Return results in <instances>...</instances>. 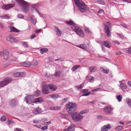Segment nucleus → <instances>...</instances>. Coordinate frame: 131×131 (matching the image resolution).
<instances>
[{
	"label": "nucleus",
	"mask_w": 131,
	"mask_h": 131,
	"mask_svg": "<svg viewBox=\"0 0 131 131\" xmlns=\"http://www.w3.org/2000/svg\"><path fill=\"white\" fill-rule=\"evenodd\" d=\"M74 3L78 7L79 10L81 13L85 12L87 10V7L85 4L81 0H74Z\"/></svg>",
	"instance_id": "obj_1"
},
{
	"label": "nucleus",
	"mask_w": 131,
	"mask_h": 131,
	"mask_svg": "<svg viewBox=\"0 0 131 131\" xmlns=\"http://www.w3.org/2000/svg\"><path fill=\"white\" fill-rule=\"evenodd\" d=\"M67 111L71 113L77 109V105L74 103L69 102L66 105Z\"/></svg>",
	"instance_id": "obj_2"
},
{
	"label": "nucleus",
	"mask_w": 131,
	"mask_h": 131,
	"mask_svg": "<svg viewBox=\"0 0 131 131\" xmlns=\"http://www.w3.org/2000/svg\"><path fill=\"white\" fill-rule=\"evenodd\" d=\"M17 2L20 4L23 7L24 11L27 12L28 10V8L30 4L24 0H15Z\"/></svg>",
	"instance_id": "obj_3"
},
{
	"label": "nucleus",
	"mask_w": 131,
	"mask_h": 131,
	"mask_svg": "<svg viewBox=\"0 0 131 131\" xmlns=\"http://www.w3.org/2000/svg\"><path fill=\"white\" fill-rule=\"evenodd\" d=\"M72 120L75 122L80 121L83 118V116L77 112L73 113L71 115Z\"/></svg>",
	"instance_id": "obj_4"
},
{
	"label": "nucleus",
	"mask_w": 131,
	"mask_h": 131,
	"mask_svg": "<svg viewBox=\"0 0 131 131\" xmlns=\"http://www.w3.org/2000/svg\"><path fill=\"white\" fill-rule=\"evenodd\" d=\"M107 25H105L104 29L105 30V32L107 36L108 37H110L111 36V33L110 30V28H111V24L110 22L108 21L107 22Z\"/></svg>",
	"instance_id": "obj_5"
},
{
	"label": "nucleus",
	"mask_w": 131,
	"mask_h": 131,
	"mask_svg": "<svg viewBox=\"0 0 131 131\" xmlns=\"http://www.w3.org/2000/svg\"><path fill=\"white\" fill-rule=\"evenodd\" d=\"M72 27V29L77 33V35L81 37H84V35L83 32L81 28L74 26Z\"/></svg>",
	"instance_id": "obj_6"
},
{
	"label": "nucleus",
	"mask_w": 131,
	"mask_h": 131,
	"mask_svg": "<svg viewBox=\"0 0 131 131\" xmlns=\"http://www.w3.org/2000/svg\"><path fill=\"white\" fill-rule=\"evenodd\" d=\"M11 78L6 77L3 80V81L0 82V88L3 87L9 83L11 81Z\"/></svg>",
	"instance_id": "obj_7"
},
{
	"label": "nucleus",
	"mask_w": 131,
	"mask_h": 131,
	"mask_svg": "<svg viewBox=\"0 0 131 131\" xmlns=\"http://www.w3.org/2000/svg\"><path fill=\"white\" fill-rule=\"evenodd\" d=\"M24 101L28 104H31L34 101L33 97L31 95H30L26 96L24 99Z\"/></svg>",
	"instance_id": "obj_8"
},
{
	"label": "nucleus",
	"mask_w": 131,
	"mask_h": 131,
	"mask_svg": "<svg viewBox=\"0 0 131 131\" xmlns=\"http://www.w3.org/2000/svg\"><path fill=\"white\" fill-rule=\"evenodd\" d=\"M18 102L16 99H13L9 101V105L12 107H15L18 105Z\"/></svg>",
	"instance_id": "obj_9"
},
{
	"label": "nucleus",
	"mask_w": 131,
	"mask_h": 131,
	"mask_svg": "<svg viewBox=\"0 0 131 131\" xmlns=\"http://www.w3.org/2000/svg\"><path fill=\"white\" fill-rule=\"evenodd\" d=\"M47 85V84H46L45 85H43L42 86V93L45 94H47L49 93L48 86Z\"/></svg>",
	"instance_id": "obj_10"
},
{
	"label": "nucleus",
	"mask_w": 131,
	"mask_h": 131,
	"mask_svg": "<svg viewBox=\"0 0 131 131\" xmlns=\"http://www.w3.org/2000/svg\"><path fill=\"white\" fill-rule=\"evenodd\" d=\"M6 39L8 41L12 43L17 42V40L15 37L11 35L8 36L7 37Z\"/></svg>",
	"instance_id": "obj_11"
},
{
	"label": "nucleus",
	"mask_w": 131,
	"mask_h": 131,
	"mask_svg": "<svg viewBox=\"0 0 131 131\" xmlns=\"http://www.w3.org/2000/svg\"><path fill=\"white\" fill-rule=\"evenodd\" d=\"M15 5V4H4L2 6V8L3 9L6 10H8L10 8L14 7Z\"/></svg>",
	"instance_id": "obj_12"
},
{
	"label": "nucleus",
	"mask_w": 131,
	"mask_h": 131,
	"mask_svg": "<svg viewBox=\"0 0 131 131\" xmlns=\"http://www.w3.org/2000/svg\"><path fill=\"white\" fill-rule=\"evenodd\" d=\"M49 89L51 91H56L57 88V86L55 85L52 84H47Z\"/></svg>",
	"instance_id": "obj_13"
},
{
	"label": "nucleus",
	"mask_w": 131,
	"mask_h": 131,
	"mask_svg": "<svg viewBox=\"0 0 131 131\" xmlns=\"http://www.w3.org/2000/svg\"><path fill=\"white\" fill-rule=\"evenodd\" d=\"M39 5L38 4H31V10L33 12L36 10L37 12L38 10V8L39 7Z\"/></svg>",
	"instance_id": "obj_14"
},
{
	"label": "nucleus",
	"mask_w": 131,
	"mask_h": 131,
	"mask_svg": "<svg viewBox=\"0 0 131 131\" xmlns=\"http://www.w3.org/2000/svg\"><path fill=\"white\" fill-rule=\"evenodd\" d=\"M3 53L4 59L7 60L9 57V53L8 51L6 49H5L3 51Z\"/></svg>",
	"instance_id": "obj_15"
},
{
	"label": "nucleus",
	"mask_w": 131,
	"mask_h": 131,
	"mask_svg": "<svg viewBox=\"0 0 131 131\" xmlns=\"http://www.w3.org/2000/svg\"><path fill=\"white\" fill-rule=\"evenodd\" d=\"M113 108L110 106H106L104 108V111L107 113H110L112 112Z\"/></svg>",
	"instance_id": "obj_16"
},
{
	"label": "nucleus",
	"mask_w": 131,
	"mask_h": 131,
	"mask_svg": "<svg viewBox=\"0 0 131 131\" xmlns=\"http://www.w3.org/2000/svg\"><path fill=\"white\" fill-rule=\"evenodd\" d=\"M42 110L40 108L37 107L34 109L32 111L33 114H37L41 113Z\"/></svg>",
	"instance_id": "obj_17"
},
{
	"label": "nucleus",
	"mask_w": 131,
	"mask_h": 131,
	"mask_svg": "<svg viewBox=\"0 0 131 131\" xmlns=\"http://www.w3.org/2000/svg\"><path fill=\"white\" fill-rule=\"evenodd\" d=\"M53 27L56 30V35L59 36H60L62 34V32L61 30H59V28L56 26H54Z\"/></svg>",
	"instance_id": "obj_18"
},
{
	"label": "nucleus",
	"mask_w": 131,
	"mask_h": 131,
	"mask_svg": "<svg viewBox=\"0 0 131 131\" xmlns=\"http://www.w3.org/2000/svg\"><path fill=\"white\" fill-rule=\"evenodd\" d=\"M74 125L73 124H71L70 126H69L67 128L63 129V131H73L75 130L74 128Z\"/></svg>",
	"instance_id": "obj_19"
},
{
	"label": "nucleus",
	"mask_w": 131,
	"mask_h": 131,
	"mask_svg": "<svg viewBox=\"0 0 131 131\" xmlns=\"http://www.w3.org/2000/svg\"><path fill=\"white\" fill-rule=\"evenodd\" d=\"M9 28L10 30V31L11 32H14L18 33L20 31V30L13 26H10Z\"/></svg>",
	"instance_id": "obj_20"
},
{
	"label": "nucleus",
	"mask_w": 131,
	"mask_h": 131,
	"mask_svg": "<svg viewBox=\"0 0 131 131\" xmlns=\"http://www.w3.org/2000/svg\"><path fill=\"white\" fill-rule=\"evenodd\" d=\"M110 125L108 124L106 125H105L102 127L101 128V130L102 131H107L111 128Z\"/></svg>",
	"instance_id": "obj_21"
},
{
	"label": "nucleus",
	"mask_w": 131,
	"mask_h": 131,
	"mask_svg": "<svg viewBox=\"0 0 131 131\" xmlns=\"http://www.w3.org/2000/svg\"><path fill=\"white\" fill-rule=\"evenodd\" d=\"M22 63L23 66L27 67H29L31 64V62L27 61L23 62Z\"/></svg>",
	"instance_id": "obj_22"
},
{
	"label": "nucleus",
	"mask_w": 131,
	"mask_h": 131,
	"mask_svg": "<svg viewBox=\"0 0 131 131\" xmlns=\"http://www.w3.org/2000/svg\"><path fill=\"white\" fill-rule=\"evenodd\" d=\"M44 101V99L42 97H38L35 99L34 102L35 103H40Z\"/></svg>",
	"instance_id": "obj_23"
},
{
	"label": "nucleus",
	"mask_w": 131,
	"mask_h": 131,
	"mask_svg": "<svg viewBox=\"0 0 131 131\" xmlns=\"http://www.w3.org/2000/svg\"><path fill=\"white\" fill-rule=\"evenodd\" d=\"M61 108L60 106H53L51 107L49 109L51 110H60Z\"/></svg>",
	"instance_id": "obj_24"
},
{
	"label": "nucleus",
	"mask_w": 131,
	"mask_h": 131,
	"mask_svg": "<svg viewBox=\"0 0 131 131\" xmlns=\"http://www.w3.org/2000/svg\"><path fill=\"white\" fill-rule=\"evenodd\" d=\"M102 43L105 47L107 48H110L111 47L109 42L107 41H103L102 42Z\"/></svg>",
	"instance_id": "obj_25"
},
{
	"label": "nucleus",
	"mask_w": 131,
	"mask_h": 131,
	"mask_svg": "<svg viewBox=\"0 0 131 131\" xmlns=\"http://www.w3.org/2000/svg\"><path fill=\"white\" fill-rule=\"evenodd\" d=\"M0 17L3 19H10L11 18V17L9 14H7L4 15L0 16Z\"/></svg>",
	"instance_id": "obj_26"
},
{
	"label": "nucleus",
	"mask_w": 131,
	"mask_h": 131,
	"mask_svg": "<svg viewBox=\"0 0 131 131\" xmlns=\"http://www.w3.org/2000/svg\"><path fill=\"white\" fill-rule=\"evenodd\" d=\"M97 67L95 66H92L90 67V72L92 73L95 72L97 70Z\"/></svg>",
	"instance_id": "obj_27"
},
{
	"label": "nucleus",
	"mask_w": 131,
	"mask_h": 131,
	"mask_svg": "<svg viewBox=\"0 0 131 131\" xmlns=\"http://www.w3.org/2000/svg\"><path fill=\"white\" fill-rule=\"evenodd\" d=\"M50 97L51 98L54 99L60 97L59 95L56 94H52L50 95Z\"/></svg>",
	"instance_id": "obj_28"
},
{
	"label": "nucleus",
	"mask_w": 131,
	"mask_h": 131,
	"mask_svg": "<svg viewBox=\"0 0 131 131\" xmlns=\"http://www.w3.org/2000/svg\"><path fill=\"white\" fill-rule=\"evenodd\" d=\"M119 86L121 89H125L127 88L126 85L125 83H120Z\"/></svg>",
	"instance_id": "obj_29"
},
{
	"label": "nucleus",
	"mask_w": 131,
	"mask_h": 131,
	"mask_svg": "<svg viewBox=\"0 0 131 131\" xmlns=\"http://www.w3.org/2000/svg\"><path fill=\"white\" fill-rule=\"evenodd\" d=\"M48 51V49L47 48H43L40 50V52L42 54L47 52Z\"/></svg>",
	"instance_id": "obj_30"
},
{
	"label": "nucleus",
	"mask_w": 131,
	"mask_h": 131,
	"mask_svg": "<svg viewBox=\"0 0 131 131\" xmlns=\"http://www.w3.org/2000/svg\"><path fill=\"white\" fill-rule=\"evenodd\" d=\"M94 2L95 3L102 5L105 4V2L103 0H94Z\"/></svg>",
	"instance_id": "obj_31"
},
{
	"label": "nucleus",
	"mask_w": 131,
	"mask_h": 131,
	"mask_svg": "<svg viewBox=\"0 0 131 131\" xmlns=\"http://www.w3.org/2000/svg\"><path fill=\"white\" fill-rule=\"evenodd\" d=\"M101 70L104 73L107 74L109 73V70L108 69H105L103 68H100Z\"/></svg>",
	"instance_id": "obj_32"
},
{
	"label": "nucleus",
	"mask_w": 131,
	"mask_h": 131,
	"mask_svg": "<svg viewBox=\"0 0 131 131\" xmlns=\"http://www.w3.org/2000/svg\"><path fill=\"white\" fill-rule=\"evenodd\" d=\"M81 67L79 65H76L73 67L71 69L73 71H74L77 70L78 68Z\"/></svg>",
	"instance_id": "obj_33"
},
{
	"label": "nucleus",
	"mask_w": 131,
	"mask_h": 131,
	"mask_svg": "<svg viewBox=\"0 0 131 131\" xmlns=\"http://www.w3.org/2000/svg\"><path fill=\"white\" fill-rule=\"evenodd\" d=\"M83 86V84H82L81 85L76 86H75V88L77 90H78L79 89H82Z\"/></svg>",
	"instance_id": "obj_34"
},
{
	"label": "nucleus",
	"mask_w": 131,
	"mask_h": 131,
	"mask_svg": "<svg viewBox=\"0 0 131 131\" xmlns=\"http://www.w3.org/2000/svg\"><path fill=\"white\" fill-rule=\"evenodd\" d=\"M126 103L130 107H131V100L129 98H127L126 100Z\"/></svg>",
	"instance_id": "obj_35"
},
{
	"label": "nucleus",
	"mask_w": 131,
	"mask_h": 131,
	"mask_svg": "<svg viewBox=\"0 0 131 131\" xmlns=\"http://www.w3.org/2000/svg\"><path fill=\"white\" fill-rule=\"evenodd\" d=\"M123 127L121 125L118 126L116 128V131H119L123 129Z\"/></svg>",
	"instance_id": "obj_36"
},
{
	"label": "nucleus",
	"mask_w": 131,
	"mask_h": 131,
	"mask_svg": "<svg viewBox=\"0 0 131 131\" xmlns=\"http://www.w3.org/2000/svg\"><path fill=\"white\" fill-rule=\"evenodd\" d=\"M21 43L24 47L27 48L29 47L28 45L27 42H21Z\"/></svg>",
	"instance_id": "obj_37"
},
{
	"label": "nucleus",
	"mask_w": 131,
	"mask_h": 131,
	"mask_svg": "<svg viewBox=\"0 0 131 131\" xmlns=\"http://www.w3.org/2000/svg\"><path fill=\"white\" fill-rule=\"evenodd\" d=\"M94 78L92 76H90L89 77V81L91 83L93 82L94 80Z\"/></svg>",
	"instance_id": "obj_38"
},
{
	"label": "nucleus",
	"mask_w": 131,
	"mask_h": 131,
	"mask_svg": "<svg viewBox=\"0 0 131 131\" xmlns=\"http://www.w3.org/2000/svg\"><path fill=\"white\" fill-rule=\"evenodd\" d=\"M77 46L81 49H83L85 50H86L87 49V47L85 46V45H83V44L80 45L79 46Z\"/></svg>",
	"instance_id": "obj_39"
},
{
	"label": "nucleus",
	"mask_w": 131,
	"mask_h": 131,
	"mask_svg": "<svg viewBox=\"0 0 131 131\" xmlns=\"http://www.w3.org/2000/svg\"><path fill=\"white\" fill-rule=\"evenodd\" d=\"M41 94V91L39 90H37L35 92L34 96H38L40 95Z\"/></svg>",
	"instance_id": "obj_40"
},
{
	"label": "nucleus",
	"mask_w": 131,
	"mask_h": 131,
	"mask_svg": "<svg viewBox=\"0 0 131 131\" xmlns=\"http://www.w3.org/2000/svg\"><path fill=\"white\" fill-rule=\"evenodd\" d=\"M66 23L69 25H74L75 24L74 22L72 20L67 21Z\"/></svg>",
	"instance_id": "obj_41"
},
{
	"label": "nucleus",
	"mask_w": 131,
	"mask_h": 131,
	"mask_svg": "<svg viewBox=\"0 0 131 131\" xmlns=\"http://www.w3.org/2000/svg\"><path fill=\"white\" fill-rule=\"evenodd\" d=\"M102 90V89L100 88H97L96 89H94L92 90V92H94L95 91H100Z\"/></svg>",
	"instance_id": "obj_42"
},
{
	"label": "nucleus",
	"mask_w": 131,
	"mask_h": 131,
	"mask_svg": "<svg viewBox=\"0 0 131 131\" xmlns=\"http://www.w3.org/2000/svg\"><path fill=\"white\" fill-rule=\"evenodd\" d=\"M38 64V63L37 60H34L32 61V64L34 67L36 66Z\"/></svg>",
	"instance_id": "obj_43"
},
{
	"label": "nucleus",
	"mask_w": 131,
	"mask_h": 131,
	"mask_svg": "<svg viewBox=\"0 0 131 131\" xmlns=\"http://www.w3.org/2000/svg\"><path fill=\"white\" fill-rule=\"evenodd\" d=\"M116 98L118 101L119 102H120L122 100V96L121 95H119L117 96Z\"/></svg>",
	"instance_id": "obj_44"
},
{
	"label": "nucleus",
	"mask_w": 131,
	"mask_h": 131,
	"mask_svg": "<svg viewBox=\"0 0 131 131\" xmlns=\"http://www.w3.org/2000/svg\"><path fill=\"white\" fill-rule=\"evenodd\" d=\"M60 72L56 71V72L54 74V75L56 77H58L60 76Z\"/></svg>",
	"instance_id": "obj_45"
},
{
	"label": "nucleus",
	"mask_w": 131,
	"mask_h": 131,
	"mask_svg": "<svg viewBox=\"0 0 131 131\" xmlns=\"http://www.w3.org/2000/svg\"><path fill=\"white\" fill-rule=\"evenodd\" d=\"M125 51L127 53L131 54V47L129 48L126 49L125 50Z\"/></svg>",
	"instance_id": "obj_46"
},
{
	"label": "nucleus",
	"mask_w": 131,
	"mask_h": 131,
	"mask_svg": "<svg viewBox=\"0 0 131 131\" xmlns=\"http://www.w3.org/2000/svg\"><path fill=\"white\" fill-rule=\"evenodd\" d=\"M19 77H24L25 75V72H19Z\"/></svg>",
	"instance_id": "obj_47"
},
{
	"label": "nucleus",
	"mask_w": 131,
	"mask_h": 131,
	"mask_svg": "<svg viewBox=\"0 0 131 131\" xmlns=\"http://www.w3.org/2000/svg\"><path fill=\"white\" fill-rule=\"evenodd\" d=\"M48 127V125H46L45 126L42 127L41 128V129L42 131H44L46 130H47Z\"/></svg>",
	"instance_id": "obj_48"
},
{
	"label": "nucleus",
	"mask_w": 131,
	"mask_h": 131,
	"mask_svg": "<svg viewBox=\"0 0 131 131\" xmlns=\"http://www.w3.org/2000/svg\"><path fill=\"white\" fill-rule=\"evenodd\" d=\"M6 119V117L5 116H3L1 117V119L2 121H5Z\"/></svg>",
	"instance_id": "obj_49"
},
{
	"label": "nucleus",
	"mask_w": 131,
	"mask_h": 131,
	"mask_svg": "<svg viewBox=\"0 0 131 131\" xmlns=\"http://www.w3.org/2000/svg\"><path fill=\"white\" fill-rule=\"evenodd\" d=\"M87 111L86 110H84L80 112V114H84L86 113H87Z\"/></svg>",
	"instance_id": "obj_50"
},
{
	"label": "nucleus",
	"mask_w": 131,
	"mask_h": 131,
	"mask_svg": "<svg viewBox=\"0 0 131 131\" xmlns=\"http://www.w3.org/2000/svg\"><path fill=\"white\" fill-rule=\"evenodd\" d=\"M14 123V122L12 121H10L9 119L8 120L7 124L8 125L11 124H13Z\"/></svg>",
	"instance_id": "obj_51"
},
{
	"label": "nucleus",
	"mask_w": 131,
	"mask_h": 131,
	"mask_svg": "<svg viewBox=\"0 0 131 131\" xmlns=\"http://www.w3.org/2000/svg\"><path fill=\"white\" fill-rule=\"evenodd\" d=\"M17 17L18 18H24V16L21 14H18L17 15Z\"/></svg>",
	"instance_id": "obj_52"
},
{
	"label": "nucleus",
	"mask_w": 131,
	"mask_h": 131,
	"mask_svg": "<svg viewBox=\"0 0 131 131\" xmlns=\"http://www.w3.org/2000/svg\"><path fill=\"white\" fill-rule=\"evenodd\" d=\"M84 30L85 32L87 33H89L90 32L89 28H85L84 29Z\"/></svg>",
	"instance_id": "obj_53"
},
{
	"label": "nucleus",
	"mask_w": 131,
	"mask_h": 131,
	"mask_svg": "<svg viewBox=\"0 0 131 131\" xmlns=\"http://www.w3.org/2000/svg\"><path fill=\"white\" fill-rule=\"evenodd\" d=\"M19 72H16L14 73L13 74V75L14 76L16 77H19Z\"/></svg>",
	"instance_id": "obj_54"
},
{
	"label": "nucleus",
	"mask_w": 131,
	"mask_h": 131,
	"mask_svg": "<svg viewBox=\"0 0 131 131\" xmlns=\"http://www.w3.org/2000/svg\"><path fill=\"white\" fill-rule=\"evenodd\" d=\"M41 122V121L40 120H33V122L35 124L37 123L40 122Z\"/></svg>",
	"instance_id": "obj_55"
},
{
	"label": "nucleus",
	"mask_w": 131,
	"mask_h": 131,
	"mask_svg": "<svg viewBox=\"0 0 131 131\" xmlns=\"http://www.w3.org/2000/svg\"><path fill=\"white\" fill-rule=\"evenodd\" d=\"M67 100V98H65L63 99L62 101V104H63L64 103L66 102Z\"/></svg>",
	"instance_id": "obj_56"
},
{
	"label": "nucleus",
	"mask_w": 131,
	"mask_h": 131,
	"mask_svg": "<svg viewBox=\"0 0 131 131\" xmlns=\"http://www.w3.org/2000/svg\"><path fill=\"white\" fill-rule=\"evenodd\" d=\"M15 131H24V130L21 129L19 128H16L14 129Z\"/></svg>",
	"instance_id": "obj_57"
},
{
	"label": "nucleus",
	"mask_w": 131,
	"mask_h": 131,
	"mask_svg": "<svg viewBox=\"0 0 131 131\" xmlns=\"http://www.w3.org/2000/svg\"><path fill=\"white\" fill-rule=\"evenodd\" d=\"M82 93H84L88 92V90L87 89H83L82 90Z\"/></svg>",
	"instance_id": "obj_58"
},
{
	"label": "nucleus",
	"mask_w": 131,
	"mask_h": 131,
	"mask_svg": "<svg viewBox=\"0 0 131 131\" xmlns=\"http://www.w3.org/2000/svg\"><path fill=\"white\" fill-rule=\"evenodd\" d=\"M56 61H63L64 60V59L63 58H59V59H56L55 60Z\"/></svg>",
	"instance_id": "obj_59"
},
{
	"label": "nucleus",
	"mask_w": 131,
	"mask_h": 131,
	"mask_svg": "<svg viewBox=\"0 0 131 131\" xmlns=\"http://www.w3.org/2000/svg\"><path fill=\"white\" fill-rule=\"evenodd\" d=\"M118 34L119 36V37L121 38L122 39H124V36L122 34Z\"/></svg>",
	"instance_id": "obj_60"
},
{
	"label": "nucleus",
	"mask_w": 131,
	"mask_h": 131,
	"mask_svg": "<svg viewBox=\"0 0 131 131\" xmlns=\"http://www.w3.org/2000/svg\"><path fill=\"white\" fill-rule=\"evenodd\" d=\"M90 92H89L87 93H86L85 94H83L82 95L83 96H87L89 95L90 93Z\"/></svg>",
	"instance_id": "obj_61"
},
{
	"label": "nucleus",
	"mask_w": 131,
	"mask_h": 131,
	"mask_svg": "<svg viewBox=\"0 0 131 131\" xmlns=\"http://www.w3.org/2000/svg\"><path fill=\"white\" fill-rule=\"evenodd\" d=\"M51 121H49V122L45 123L43 125H48L51 124Z\"/></svg>",
	"instance_id": "obj_62"
},
{
	"label": "nucleus",
	"mask_w": 131,
	"mask_h": 131,
	"mask_svg": "<svg viewBox=\"0 0 131 131\" xmlns=\"http://www.w3.org/2000/svg\"><path fill=\"white\" fill-rule=\"evenodd\" d=\"M40 15V16L41 17H42L43 16L42 14H41V13L40 12L39 10H38L37 12Z\"/></svg>",
	"instance_id": "obj_63"
},
{
	"label": "nucleus",
	"mask_w": 131,
	"mask_h": 131,
	"mask_svg": "<svg viewBox=\"0 0 131 131\" xmlns=\"http://www.w3.org/2000/svg\"><path fill=\"white\" fill-rule=\"evenodd\" d=\"M41 29L36 30H35V32L37 33H38L40 32Z\"/></svg>",
	"instance_id": "obj_64"
}]
</instances>
